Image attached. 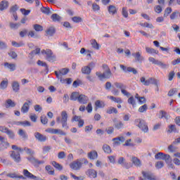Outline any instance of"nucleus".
Segmentation results:
<instances>
[{
	"label": "nucleus",
	"instance_id": "1",
	"mask_svg": "<svg viewBox=\"0 0 180 180\" xmlns=\"http://www.w3.org/2000/svg\"><path fill=\"white\" fill-rule=\"evenodd\" d=\"M57 123H61L63 129H65L66 130H68L70 129V127H68V113H67V111L63 110L60 112V117H57L56 118Z\"/></svg>",
	"mask_w": 180,
	"mask_h": 180
},
{
	"label": "nucleus",
	"instance_id": "2",
	"mask_svg": "<svg viewBox=\"0 0 180 180\" xmlns=\"http://www.w3.org/2000/svg\"><path fill=\"white\" fill-rule=\"evenodd\" d=\"M134 124L143 131V133H148V125L144 120L140 118L136 119L134 120Z\"/></svg>",
	"mask_w": 180,
	"mask_h": 180
},
{
	"label": "nucleus",
	"instance_id": "3",
	"mask_svg": "<svg viewBox=\"0 0 180 180\" xmlns=\"http://www.w3.org/2000/svg\"><path fill=\"white\" fill-rule=\"evenodd\" d=\"M41 54L46 56V60L49 63H54L56 61V55L53 53L51 49H42L41 51Z\"/></svg>",
	"mask_w": 180,
	"mask_h": 180
},
{
	"label": "nucleus",
	"instance_id": "4",
	"mask_svg": "<svg viewBox=\"0 0 180 180\" xmlns=\"http://www.w3.org/2000/svg\"><path fill=\"white\" fill-rule=\"evenodd\" d=\"M140 81L143 85H145V86H148L150 84L155 85V86H157V91H159L158 80L157 79L150 77L148 79L146 80V77H141Z\"/></svg>",
	"mask_w": 180,
	"mask_h": 180
},
{
	"label": "nucleus",
	"instance_id": "5",
	"mask_svg": "<svg viewBox=\"0 0 180 180\" xmlns=\"http://www.w3.org/2000/svg\"><path fill=\"white\" fill-rule=\"evenodd\" d=\"M141 174L142 177H139V180H158L155 174L150 171H143Z\"/></svg>",
	"mask_w": 180,
	"mask_h": 180
},
{
	"label": "nucleus",
	"instance_id": "6",
	"mask_svg": "<svg viewBox=\"0 0 180 180\" xmlns=\"http://www.w3.org/2000/svg\"><path fill=\"white\" fill-rule=\"evenodd\" d=\"M96 75L99 78V79H109L112 77V72L110 71V69H108L105 72L101 73V72H96Z\"/></svg>",
	"mask_w": 180,
	"mask_h": 180
},
{
	"label": "nucleus",
	"instance_id": "7",
	"mask_svg": "<svg viewBox=\"0 0 180 180\" xmlns=\"http://www.w3.org/2000/svg\"><path fill=\"white\" fill-rule=\"evenodd\" d=\"M155 160H163L166 162H168L171 160V156L164 153L159 152L155 155Z\"/></svg>",
	"mask_w": 180,
	"mask_h": 180
},
{
	"label": "nucleus",
	"instance_id": "8",
	"mask_svg": "<svg viewBox=\"0 0 180 180\" xmlns=\"http://www.w3.org/2000/svg\"><path fill=\"white\" fill-rule=\"evenodd\" d=\"M10 144L8 141L0 136V151H4V150H6L8 147H9Z\"/></svg>",
	"mask_w": 180,
	"mask_h": 180
},
{
	"label": "nucleus",
	"instance_id": "9",
	"mask_svg": "<svg viewBox=\"0 0 180 180\" xmlns=\"http://www.w3.org/2000/svg\"><path fill=\"white\" fill-rule=\"evenodd\" d=\"M46 133H51V134H60V136H66V133L61 129L49 128L45 130Z\"/></svg>",
	"mask_w": 180,
	"mask_h": 180
},
{
	"label": "nucleus",
	"instance_id": "10",
	"mask_svg": "<svg viewBox=\"0 0 180 180\" xmlns=\"http://www.w3.org/2000/svg\"><path fill=\"white\" fill-rule=\"evenodd\" d=\"M70 72V69L68 68H62L59 70L58 71H55V75L56 77L58 78H62L63 75H67V74Z\"/></svg>",
	"mask_w": 180,
	"mask_h": 180
},
{
	"label": "nucleus",
	"instance_id": "11",
	"mask_svg": "<svg viewBox=\"0 0 180 180\" xmlns=\"http://www.w3.org/2000/svg\"><path fill=\"white\" fill-rule=\"evenodd\" d=\"M27 160L31 164H33L34 167H39V165H41L44 164V160H39L36 159L34 157L27 158Z\"/></svg>",
	"mask_w": 180,
	"mask_h": 180
},
{
	"label": "nucleus",
	"instance_id": "12",
	"mask_svg": "<svg viewBox=\"0 0 180 180\" xmlns=\"http://www.w3.org/2000/svg\"><path fill=\"white\" fill-rule=\"evenodd\" d=\"M34 136L37 140V141H39L40 143H44L45 141H47V136L46 135H43L39 132H35L34 134Z\"/></svg>",
	"mask_w": 180,
	"mask_h": 180
},
{
	"label": "nucleus",
	"instance_id": "13",
	"mask_svg": "<svg viewBox=\"0 0 180 180\" xmlns=\"http://www.w3.org/2000/svg\"><path fill=\"white\" fill-rule=\"evenodd\" d=\"M72 122H78L77 126L79 128L84 127V124H85V122L81 118V116L75 115L72 118Z\"/></svg>",
	"mask_w": 180,
	"mask_h": 180
},
{
	"label": "nucleus",
	"instance_id": "14",
	"mask_svg": "<svg viewBox=\"0 0 180 180\" xmlns=\"http://www.w3.org/2000/svg\"><path fill=\"white\" fill-rule=\"evenodd\" d=\"M70 167L74 171H78V169H81V167H82V162L79 161H75L70 163Z\"/></svg>",
	"mask_w": 180,
	"mask_h": 180
},
{
	"label": "nucleus",
	"instance_id": "15",
	"mask_svg": "<svg viewBox=\"0 0 180 180\" xmlns=\"http://www.w3.org/2000/svg\"><path fill=\"white\" fill-rule=\"evenodd\" d=\"M22 174L25 178H27L28 179H33V180H39L37 179V176H34L33 174L30 173L29 170L25 169L22 172Z\"/></svg>",
	"mask_w": 180,
	"mask_h": 180
},
{
	"label": "nucleus",
	"instance_id": "16",
	"mask_svg": "<svg viewBox=\"0 0 180 180\" xmlns=\"http://www.w3.org/2000/svg\"><path fill=\"white\" fill-rule=\"evenodd\" d=\"M120 68L122 69V70L124 71V72H133L134 74V75H136V74H137V70L134 69V68H131V67H126L123 65H120Z\"/></svg>",
	"mask_w": 180,
	"mask_h": 180
},
{
	"label": "nucleus",
	"instance_id": "17",
	"mask_svg": "<svg viewBox=\"0 0 180 180\" xmlns=\"http://www.w3.org/2000/svg\"><path fill=\"white\" fill-rule=\"evenodd\" d=\"M32 105V101H27V102L25 103L23 105L21 108V112L22 113H27L30 109V106L29 105Z\"/></svg>",
	"mask_w": 180,
	"mask_h": 180
},
{
	"label": "nucleus",
	"instance_id": "18",
	"mask_svg": "<svg viewBox=\"0 0 180 180\" xmlns=\"http://www.w3.org/2000/svg\"><path fill=\"white\" fill-rule=\"evenodd\" d=\"M126 139H124V137L123 136H120L117 138H114L112 139V141L113 142V146H120L121 143H124Z\"/></svg>",
	"mask_w": 180,
	"mask_h": 180
},
{
	"label": "nucleus",
	"instance_id": "19",
	"mask_svg": "<svg viewBox=\"0 0 180 180\" xmlns=\"http://www.w3.org/2000/svg\"><path fill=\"white\" fill-rule=\"evenodd\" d=\"M88 101H89V98H88V96L84 94L79 95V101H78L79 103H82V105H86V103H88Z\"/></svg>",
	"mask_w": 180,
	"mask_h": 180
},
{
	"label": "nucleus",
	"instance_id": "20",
	"mask_svg": "<svg viewBox=\"0 0 180 180\" xmlns=\"http://www.w3.org/2000/svg\"><path fill=\"white\" fill-rule=\"evenodd\" d=\"M11 158L14 160L15 162H20V154L19 153H15V151H12L11 154Z\"/></svg>",
	"mask_w": 180,
	"mask_h": 180
},
{
	"label": "nucleus",
	"instance_id": "21",
	"mask_svg": "<svg viewBox=\"0 0 180 180\" xmlns=\"http://www.w3.org/2000/svg\"><path fill=\"white\" fill-rule=\"evenodd\" d=\"M4 67L5 68H8L11 72H13L16 70V64L15 63H5Z\"/></svg>",
	"mask_w": 180,
	"mask_h": 180
},
{
	"label": "nucleus",
	"instance_id": "22",
	"mask_svg": "<svg viewBox=\"0 0 180 180\" xmlns=\"http://www.w3.org/2000/svg\"><path fill=\"white\" fill-rule=\"evenodd\" d=\"M108 11L110 15H116V13H117V8L113 5H110L108 7Z\"/></svg>",
	"mask_w": 180,
	"mask_h": 180
},
{
	"label": "nucleus",
	"instance_id": "23",
	"mask_svg": "<svg viewBox=\"0 0 180 180\" xmlns=\"http://www.w3.org/2000/svg\"><path fill=\"white\" fill-rule=\"evenodd\" d=\"M87 175L89 178H96L98 176V172L94 169H90L87 171Z\"/></svg>",
	"mask_w": 180,
	"mask_h": 180
},
{
	"label": "nucleus",
	"instance_id": "24",
	"mask_svg": "<svg viewBox=\"0 0 180 180\" xmlns=\"http://www.w3.org/2000/svg\"><path fill=\"white\" fill-rule=\"evenodd\" d=\"M82 72L86 75H89L92 72V69L89 66H84L81 70Z\"/></svg>",
	"mask_w": 180,
	"mask_h": 180
},
{
	"label": "nucleus",
	"instance_id": "25",
	"mask_svg": "<svg viewBox=\"0 0 180 180\" xmlns=\"http://www.w3.org/2000/svg\"><path fill=\"white\" fill-rule=\"evenodd\" d=\"M14 124H15V126H23L24 127L31 126L30 122L29 121L15 122Z\"/></svg>",
	"mask_w": 180,
	"mask_h": 180
},
{
	"label": "nucleus",
	"instance_id": "26",
	"mask_svg": "<svg viewBox=\"0 0 180 180\" xmlns=\"http://www.w3.org/2000/svg\"><path fill=\"white\" fill-rule=\"evenodd\" d=\"M88 158L89 160H96L98 158V152L96 150H92L88 153Z\"/></svg>",
	"mask_w": 180,
	"mask_h": 180
},
{
	"label": "nucleus",
	"instance_id": "27",
	"mask_svg": "<svg viewBox=\"0 0 180 180\" xmlns=\"http://www.w3.org/2000/svg\"><path fill=\"white\" fill-rule=\"evenodd\" d=\"M131 162L132 164L135 165V167H141V160H140L139 158L132 157Z\"/></svg>",
	"mask_w": 180,
	"mask_h": 180
},
{
	"label": "nucleus",
	"instance_id": "28",
	"mask_svg": "<svg viewBox=\"0 0 180 180\" xmlns=\"http://www.w3.org/2000/svg\"><path fill=\"white\" fill-rule=\"evenodd\" d=\"M58 79L60 80V82L61 84H67L68 85H70V84H72V78L64 79L63 77H60V78H58Z\"/></svg>",
	"mask_w": 180,
	"mask_h": 180
},
{
	"label": "nucleus",
	"instance_id": "29",
	"mask_svg": "<svg viewBox=\"0 0 180 180\" xmlns=\"http://www.w3.org/2000/svg\"><path fill=\"white\" fill-rule=\"evenodd\" d=\"M12 88L14 92H19V90L20 89V85L19 84V82H13Z\"/></svg>",
	"mask_w": 180,
	"mask_h": 180
},
{
	"label": "nucleus",
	"instance_id": "30",
	"mask_svg": "<svg viewBox=\"0 0 180 180\" xmlns=\"http://www.w3.org/2000/svg\"><path fill=\"white\" fill-rule=\"evenodd\" d=\"M16 103L13 102L11 99H8L6 101V108L8 109L9 108H15Z\"/></svg>",
	"mask_w": 180,
	"mask_h": 180
},
{
	"label": "nucleus",
	"instance_id": "31",
	"mask_svg": "<svg viewBox=\"0 0 180 180\" xmlns=\"http://www.w3.org/2000/svg\"><path fill=\"white\" fill-rule=\"evenodd\" d=\"M9 6V3L7 1H2L0 3V11H5V9H8Z\"/></svg>",
	"mask_w": 180,
	"mask_h": 180
},
{
	"label": "nucleus",
	"instance_id": "32",
	"mask_svg": "<svg viewBox=\"0 0 180 180\" xmlns=\"http://www.w3.org/2000/svg\"><path fill=\"white\" fill-rule=\"evenodd\" d=\"M133 57L136 58V61H139V63H141L143 60H144V58L141 56V53L140 52H136V53H132Z\"/></svg>",
	"mask_w": 180,
	"mask_h": 180
},
{
	"label": "nucleus",
	"instance_id": "33",
	"mask_svg": "<svg viewBox=\"0 0 180 180\" xmlns=\"http://www.w3.org/2000/svg\"><path fill=\"white\" fill-rule=\"evenodd\" d=\"M146 51L148 53V54H152V56H154V54H158V50H155L153 48L150 47H146Z\"/></svg>",
	"mask_w": 180,
	"mask_h": 180
},
{
	"label": "nucleus",
	"instance_id": "34",
	"mask_svg": "<svg viewBox=\"0 0 180 180\" xmlns=\"http://www.w3.org/2000/svg\"><path fill=\"white\" fill-rule=\"evenodd\" d=\"M91 44L93 49H94V50H99V49H101V45L98 44V42L96 41V39H91Z\"/></svg>",
	"mask_w": 180,
	"mask_h": 180
},
{
	"label": "nucleus",
	"instance_id": "35",
	"mask_svg": "<svg viewBox=\"0 0 180 180\" xmlns=\"http://www.w3.org/2000/svg\"><path fill=\"white\" fill-rule=\"evenodd\" d=\"M108 99H110L111 101H113V102H115V103H123V100H122V98L118 97H114L113 96H110L108 97Z\"/></svg>",
	"mask_w": 180,
	"mask_h": 180
},
{
	"label": "nucleus",
	"instance_id": "36",
	"mask_svg": "<svg viewBox=\"0 0 180 180\" xmlns=\"http://www.w3.org/2000/svg\"><path fill=\"white\" fill-rule=\"evenodd\" d=\"M114 85L116 86V88L120 89L121 91H122V89H126L127 88V86L124 85V84L120 82H115Z\"/></svg>",
	"mask_w": 180,
	"mask_h": 180
},
{
	"label": "nucleus",
	"instance_id": "37",
	"mask_svg": "<svg viewBox=\"0 0 180 180\" xmlns=\"http://www.w3.org/2000/svg\"><path fill=\"white\" fill-rule=\"evenodd\" d=\"M79 93L73 92L70 96V101H79Z\"/></svg>",
	"mask_w": 180,
	"mask_h": 180
},
{
	"label": "nucleus",
	"instance_id": "38",
	"mask_svg": "<svg viewBox=\"0 0 180 180\" xmlns=\"http://www.w3.org/2000/svg\"><path fill=\"white\" fill-rule=\"evenodd\" d=\"M160 114L162 115L160 117H159V119H166L168 120L169 119V115L167 113V112L164 110H160Z\"/></svg>",
	"mask_w": 180,
	"mask_h": 180
},
{
	"label": "nucleus",
	"instance_id": "39",
	"mask_svg": "<svg viewBox=\"0 0 180 180\" xmlns=\"http://www.w3.org/2000/svg\"><path fill=\"white\" fill-rule=\"evenodd\" d=\"M95 106H96V108L101 109L105 106V102L97 100L95 102Z\"/></svg>",
	"mask_w": 180,
	"mask_h": 180
},
{
	"label": "nucleus",
	"instance_id": "40",
	"mask_svg": "<svg viewBox=\"0 0 180 180\" xmlns=\"http://www.w3.org/2000/svg\"><path fill=\"white\" fill-rule=\"evenodd\" d=\"M51 164H52L53 167H54V168H56L58 171H62L63 166L61 165H60L59 163H58L56 161H52Z\"/></svg>",
	"mask_w": 180,
	"mask_h": 180
},
{
	"label": "nucleus",
	"instance_id": "41",
	"mask_svg": "<svg viewBox=\"0 0 180 180\" xmlns=\"http://www.w3.org/2000/svg\"><path fill=\"white\" fill-rule=\"evenodd\" d=\"M103 150L104 153H106L107 154H110L112 153V148H110V146L108 144L103 146Z\"/></svg>",
	"mask_w": 180,
	"mask_h": 180
},
{
	"label": "nucleus",
	"instance_id": "42",
	"mask_svg": "<svg viewBox=\"0 0 180 180\" xmlns=\"http://www.w3.org/2000/svg\"><path fill=\"white\" fill-rule=\"evenodd\" d=\"M51 18L52 19L53 22H60L61 20V17L58 15L57 13H54L51 16Z\"/></svg>",
	"mask_w": 180,
	"mask_h": 180
},
{
	"label": "nucleus",
	"instance_id": "43",
	"mask_svg": "<svg viewBox=\"0 0 180 180\" xmlns=\"http://www.w3.org/2000/svg\"><path fill=\"white\" fill-rule=\"evenodd\" d=\"M106 113H108V115H112V113H115L116 115L117 114V109L115 107H110L106 110Z\"/></svg>",
	"mask_w": 180,
	"mask_h": 180
},
{
	"label": "nucleus",
	"instance_id": "44",
	"mask_svg": "<svg viewBox=\"0 0 180 180\" xmlns=\"http://www.w3.org/2000/svg\"><path fill=\"white\" fill-rule=\"evenodd\" d=\"M46 33L48 34V36H53L54 33H56V29H54L53 27H51L46 31Z\"/></svg>",
	"mask_w": 180,
	"mask_h": 180
},
{
	"label": "nucleus",
	"instance_id": "45",
	"mask_svg": "<svg viewBox=\"0 0 180 180\" xmlns=\"http://www.w3.org/2000/svg\"><path fill=\"white\" fill-rule=\"evenodd\" d=\"M45 169H46V171H47V172L49 175H54V170H53V169L51 168V166L46 165L45 167Z\"/></svg>",
	"mask_w": 180,
	"mask_h": 180
},
{
	"label": "nucleus",
	"instance_id": "46",
	"mask_svg": "<svg viewBox=\"0 0 180 180\" xmlns=\"http://www.w3.org/2000/svg\"><path fill=\"white\" fill-rule=\"evenodd\" d=\"M41 11L42 12V13H44L45 15H50V13H51L50 8H49V7L42 6L41 8Z\"/></svg>",
	"mask_w": 180,
	"mask_h": 180
},
{
	"label": "nucleus",
	"instance_id": "47",
	"mask_svg": "<svg viewBox=\"0 0 180 180\" xmlns=\"http://www.w3.org/2000/svg\"><path fill=\"white\" fill-rule=\"evenodd\" d=\"M8 80H3L0 84L1 89H6L8 88Z\"/></svg>",
	"mask_w": 180,
	"mask_h": 180
},
{
	"label": "nucleus",
	"instance_id": "48",
	"mask_svg": "<svg viewBox=\"0 0 180 180\" xmlns=\"http://www.w3.org/2000/svg\"><path fill=\"white\" fill-rule=\"evenodd\" d=\"M105 131L107 133V134H113V133H115V128L113 127H108L105 129Z\"/></svg>",
	"mask_w": 180,
	"mask_h": 180
},
{
	"label": "nucleus",
	"instance_id": "49",
	"mask_svg": "<svg viewBox=\"0 0 180 180\" xmlns=\"http://www.w3.org/2000/svg\"><path fill=\"white\" fill-rule=\"evenodd\" d=\"M40 48H37L36 49L30 52V56H32V57H34V56L40 54Z\"/></svg>",
	"mask_w": 180,
	"mask_h": 180
},
{
	"label": "nucleus",
	"instance_id": "50",
	"mask_svg": "<svg viewBox=\"0 0 180 180\" xmlns=\"http://www.w3.org/2000/svg\"><path fill=\"white\" fill-rule=\"evenodd\" d=\"M18 134L20 136V137H22V139H27V134H26V131H25L23 129H19Z\"/></svg>",
	"mask_w": 180,
	"mask_h": 180
},
{
	"label": "nucleus",
	"instance_id": "51",
	"mask_svg": "<svg viewBox=\"0 0 180 180\" xmlns=\"http://www.w3.org/2000/svg\"><path fill=\"white\" fill-rule=\"evenodd\" d=\"M33 27L36 32H43V26H41L39 24L34 25Z\"/></svg>",
	"mask_w": 180,
	"mask_h": 180
},
{
	"label": "nucleus",
	"instance_id": "52",
	"mask_svg": "<svg viewBox=\"0 0 180 180\" xmlns=\"http://www.w3.org/2000/svg\"><path fill=\"white\" fill-rule=\"evenodd\" d=\"M147 109H148L147 104H144L139 108V112H140V113H144V112H147Z\"/></svg>",
	"mask_w": 180,
	"mask_h": 180
},
{
	"label": "nucleus",
	"instance_id": "53",
	"mask_svg": "<svg viewBox=\"0 0 180 180\" xmlns=\"http://www.w3.org/2000/svg\"><path fill=\"white\" fill-rule=\"evenodd\" d=\"M115 127L117 130H120V129H123V127H124V124H123V122H122V121H120L119 122L115 124Z\"/></svg>",
	"mask_w": 180,
	"mask_h": 180
},
{
	"label": "nucleus",
	"instance_id": "54",
	"mask_svg": "<svg viewBox=\"0 0 180 180\" xmlns=\"http://www.w3.org/2000/svg\"><path fill=\"white\" fill-rule=\"evenodd\" d=\"M174 146H175V144H174V143H172V145H170V146H168V150H169V151L170 153H175V151H176V150H177L178 148H176V147Z\"/></svg>",
	"mask_w": 180,
	"mask_h": 180
},
{
	"label": "nucleus",
	"instance_id": "55",
	"mask_svg": "<svg viewBox=\"0 0 180 180\" xmlns=\"http://www.w3.org/2000/svg\"><path fill=\"white\" fill-rule=\"evenodd\" d=\"M37 63L38 65H39L41 67H45V68L46 70H49V65H47V63H46V62H43V61L39 60Z\"/></svg>",
	"mask_w": 180,
	"mask_h": 180
},
{
	"label": "nucleus",
	"instance_id": "56",
	"mask_svg": "<svg viewBox=\"0 0 180 180\" xmlns=\"http://www.w3.org/2000/svg\"><path fill=\"white\" fill-rule=\"evenodd\" d=\"M162 167H164V162L158 161L155 163V168H157V169H161Z\"/></svg>",
	"mask_w": 180,
	"mask_h": 180
},
{
	"label": "nucleus",
	"instance_id": "57",
	"mask_svg": "<svg viewBox=\"0 0 180 180\" xmlns=\"http://www.w3.org/2000/svg\"><path fill=\"white\" fill-rule=\"evenodd\" d=\"M92 9L94 12H98V11H101V6H99L96 3H94L92 4Z\"/></svg>",
	"mask_w": 180,
	"mask_h": 180
},
{
	"label": "nucleus",
	"instance_id": "58",
	"mask_svg": "<svg viewBox=\"0 0 180 180\" xmlns=\"http://www.w3.org/2000/svg\"><path fill=\"white\" fill-rule=\"evenodd\" d=\"M172 131L176 133V127L174 124L169 125V130L167 131L168 133H172Z\"/></svg>",
	"mask_w": 180,
	"mask_h": 180
},
{
	"label": "nucleus",
	"instance_id": "59",
	"mask_svg": "<svg viewBox=\"0 0 180 180\" xmlns=\"http://www.w3.org/2000/svg\"><path fill=\"white\" fill-rule=\"evenodd\" d=\"M18 9H19V6L15 4L10 8V13H16V11H18Z\"/></svg>",
	"mask_w": 180,
	"mask_h": 180
},
{
	"label": "nucleus",
	"instance_id": "60",
	"mask_svg": "<svg viewBox=\"0 0 180 180\" xmlns=\"http://www.w3.org/2000/svg\"><path fill=\"white\" fill-rule=\"evenodd\" d=\"M156 65H158L159 67H160L161 68H162L163 70H165V68H167V67H168V65L162 63L160 60H158V63Z\"/></svg>",
	"mask_w": 180,
	"mask_h": 180
},
{
	"label": "nucleus",
	"instance_id": "61",
	"mask_svg": "<svg viewBox=\"0 0 180 180\" xmlns=\"http://www.w3.org/2000/svg\"><path fill=\"white\" fill-rule=\"evenodd\" d=\"M23 151H25V153H27V154L29 155H33V154H34V151L27 147L24 148Z\"/></svg>",
	"mask_w": 180,
	"mask_h": 180
},
{
	"label": "nucleus",
	"instance_id": "62",
	"mask_svg": "<svg viewBox=\"0 0 180 180\" xmlns=\"http://www.w3.org/2000/svg\"><path fill=\"white\" fill-rule=\"evenodd\" d=\"M20 27V23H10V27L11 29H18Z\"/></svg>",
	"mask_w": 180,
	"mask_h": 180
},
{
	"label": "nucleus",
	"instance_id": "63",
	"mask_svg": "<svg viewBox=\"0 0 180 180\" xmlns=\"http://www.w3.org/2000/svg\"><path fill=\"white\" fill-rule=\"evenodd\" d=\"M70 176L72 178H73V179H75V180H84V176H75V174H74L72 173H70Z\"/></svg>",
	"mask_w": 180,
	"mask_h": 180
},
{
	"label": "nucleus",
	"instance_id": "64",
	"mask_svg": "<svg viewBox=\"0 0 180 180\" xmlns=\"http://www.w3.org/2000/svg\"><path fill=\"white\" fill-rule=\"evenodd\" d=\"M154 11L156 13H161V12H162V7H161V6H155Z\"/></svg>",
	"mask_w": 180,
	"mask_h": 180
}]
</instances>
